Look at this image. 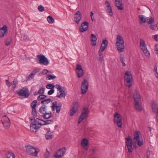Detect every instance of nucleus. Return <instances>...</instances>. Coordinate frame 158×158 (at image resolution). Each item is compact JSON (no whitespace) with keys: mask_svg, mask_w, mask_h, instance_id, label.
Masks as SVG:
<instances>
[{"mask_svg":"<svg viewBox=\"0 0 158 158\" xmlns=\"http://www.w3.org/2000/svg\"><path fill=\"white\" fill-rule=\"evenodd\" d=\"M26 150L27 153L29 155L37 156L39 151L33 146L31 145L25 146Z\"/></svg>","mask_w":158,"mask_h":158,"instance_id":"obj_4","label":"nucleus"},{"mask_svg":"<svg viewBox=\"0 0 158 158\" xmlns=\"http://www.w3.org/2000/svg\"><path fill=\"white\" fill-rule=\"evenodd\" d=\"M47 78H48V80H50L51 79L53 80L56 78V76H52L51 74L48 75Z\"/></svg>","mask_w":158,"mask_h":158,"instance_id":"obj_47","label":"nucleus"},{"mask_svg":"<svg viewBox=\"0 0 158 158\" xmlns=\"http://www.w3.org/2000/svg\"><path fill=\"white\" fill-rule=\"evenodd\" d=\"M47 20L50 23H53L54 22V19L51 15H49L47 17Z\"/></svg>","mask_w":158,"mask_h":158,"instance_id":"obj_35","label":"nucleus"},{"mask_svg":"<svg viewBox=\"0 0 158 158\" xmlns=\"http://www.w3.org/2000/svg\"><path fill=\"white\" fill-rule=\"evenodd\" d=\"M37 104V101L36 100H34L31 104V106L32 109L35 108Z\"/></svg>","mask_w":158,"mask_h":158,"instance_id":"obj_34","label":"nucleus"},{"mask_svg":"<svg viewBox=\"0 0 158 158\" xmlns=\"http://www.w3.org/2000/svg\"><path fill=\"white\" fill-rule=\"evenodd\" d=\"M47 97V96L46 95L41 94L39 95L38 98L37 99L39 101H40L42 99H43Z\"/></svg>","mask_w":158,"mask_h":158,"instance_id":"obj_42","label":"nucleus"},{"mask_svg":"<svg viewBox=\"0 0 158 158\" xmlns=\"http://www.w3.org/2000/svg\"><path fill=\"white\" fill-rule=\"evenodd\" d=\"M155 47V51H156V53L158 55V45H156Z\"/></svg>","mask_w":158,"mask_h":158,"instance_id":"obj_55","label":"nucleus"},{"mask_svg":"<svg viewBox=\"0 0 158 158\" xmlns=\"http://www.w3.org/2000/svg\"><path fill=\"white\" fill-rule=\"evenodd\" d=\"M52 100H51V99L50 98H48V99H44L42 100L41 102V103L43 104V105H45L46 104H47L51 102Z\"/></svg>","mask_w":158,"mask_h":158,"instance_id":"obj_33","label":"nucleus"},{"mask_svg":"<svg viewBox=\"0 0 158 158\" xmlns=\"http://www.w3.org/2000/svg\"><path fill=\"white\" fill-rule=\"evenodd\" d=\"M116 6L119 10H123V3L122 2H116L115 3Z\"/></svg>","mask_w":158,"mask_h":158,"instance_id":"obj_29","label":"nucleus"},{"mask_svg":"<svg viewBox=\"0 0 158 158\" xmlns=\"http://www.w3.org/2000/svg\"><path fill=\"white\" fill-rule=\"evenodd\" d=\"M28 37L27 35L22 34L21 37V40L23 41H26L28 40Z\"/></svg>","mask_w":158,"mask_h":158,"instance_id":"obj_41","label":"nucleus"},{"mask_svg":"<svg viewBox=\"0 0 158 158\" xmlns=\"http://www.w3.org/2000/svg\"><path fill=\"white\" fill-rule=\"evenodd\" d=\"M45 89V88H44L40 89L38 91V94H43L44 93Z\"/></svg>","mask_w":158,"mask_h":158,"instance_id":"obj_48","label":"nucleus"},{"mask_svg":"<svg viewBox=\"0 0 158 158\" xmlns=\"http://www.w3.org/2000/svg\"><path fill=\"white\" fill-rule=\"evenodd\" d=\"M88 116V115L81 113V114L78 118V123L79 124L80 123L82 122L85 118L87 117Z\"/></svg>","mask_w":158,"mask_h":158,"instance_id":"obj_22","label":"nucleus"},{"mask_svg":"<svg viewBox=\"0 0 158 158\" xmlns=\"http://www.w3.org/2000/svg\"><path fill=\"white\" fill-rule=\"evenodd\" d=\"M62 106V104L60 103L59 104L58 106L56 107V109L57 113H59L60 112Z\"/></svg>","mask_w":158,"mask_h":158,"instance_id":"obj_40","label":"nucleus"},{"mask_svg":"<svg viewBox=\"0 0 158 158\" xmlns=\"http://www.w3.org/2000/svg\"><path fill=\"white\" fill-rule=\"evenodd\" d=\"M126 144L128 152L130 153L133 150L132 140L130 137L128 138H126Z\"/></svg>","mask_w":158,"mask_h":158,"instance_id":"obj_10","label":"nucleus"},{"mask_svg":"<svg viewBox=\"0 0 158 158\" xmlns=\"http://www.w3.org/2000/svg\"><path fill=\"white\" fill-rule=\"evenodd\" d=\"M41 120H42L38 118H36L35 119V121H33V122H34V123H35V124H37L38 125H40L41 126L43 125V121H41Z\"/></svg>","mask_w":158,"mask_h":158,"instance_id":"obj_30","label":"nucleus"},{"mask_svg":"<svg viewBox=\"0 0 158 158\" xmlns=\"http://www.w3.org/2000/svg\"><path fill=\"white\" fill-rule=\"evenodd\" d=\"M36 126L35 125V123H34V122H31V125L30 126V129L31 130V131L36 133L37 131V130L36 129Z\"/></svg>","mask_w":158,"mask_h":158,"instance_id":"obj_26","label":"nucleus"},{"mask_svg":"<svg viewBox=\"0 0 158 158\" xmlns=\"http://www.w3.org/2000/svg\"><path fill=\"white\" fill-rule=\"evenodd\" d=\"M45 137L47 140L51 139L52 137V134L51 131L48 130L47 131L45 135Z\"/></svg>","mask_w":158,"mask_h":158,"instance_id":"obj_23","label":"nucleus"},{"mask_svg":"<svg viewBox=\"0 0 158 158\" xmlns=\"http://www.w3.org/2000/svg\"><path fill=\"white\" fill-rule=\"evenodd\" d=\"M139 18L140 20V24L144 23L146 21L147 17L144 18L143 15H139Z\"/></svg>","mask_w":158,"mask_h":158,"instance_id":"obj_25","label":"nucleus"},{"mask_svg":"<svg viewBox=\"0 0 158 158\" xmlns=\"http://www.w3.org/2000/svg\"><path fill=\"white\" fill-rule=\"evenodd\" d=\"M37 125L38 124H35V126H36L35 128L37 131L38 130V129H39L41 127V125H40V126H39L38 125Z\"/></svg>","mask_w":158,"mask_h":158,"instance_id":"obj_64","label":"nucleus"},{"mask_svg":"<svg viewBox=\"0 0 158 158\" xmlns=\"http://www.w3.org/2000/svg\"><path fill=\"white\" fill-rule=\"evenodd\" d=\"M41 121H43V125L52 123L53 122V120H47L46 121L41 120Z\"/></svg>","mask_w":158,"mask_h":158,"instance_id":"obj_39","label":"nucleus"},{"mask_svg":"<svg viewBox=\"0 0 158 158\" xmlns=\"http://www.w3.org/2000/svg\"><path fill=\"white\" fill-rule=\"evenodd\" d=\"M39 71V69H37L34 70L32 72H33L34 73V75H35L37 72Z\"/></svg>","mask_w":158,"mask_h":158,"instance_id":"obj_59","label":"nucleus"},{"mask_svg":"<svg viewBox=\"0 0 158 158\" xmlns=\"http://www.w3.org/2000/svg\"><path fill=\"white\" fill-rule=\"evenodd\" d=\"M76 72L78 78L81 77L84 74V71L81 66L79 64L76 65Z\"/></svg>","mask_w":158,"mask_h":158,"instance_id":"obj_13","label":"nucleus"},{"mask_svg":"<svg viewBox=\"0 0 158 158\" xmlns=\"http://www.w3.org/2000/svg\"><path fill=\"white\" fill-rule=\"evenodd\" d=\"M152 110L153 112H156V109L157 110L158 107H157V106L156 104L155 103H152Z\"/></svg>","mask_w":158,"mask_h":158,"instance_id":"obj_38","label":"nucleus"},{"mask_svg":"<svg viewBox=\"0 0 158 158\" xmlns=\"http://www.w3.org/2000/svg\"><path fill=\"white\" fill-rule=\"evenodd\" d=\"M105 4L106 5V7H108V6H110V3L107 0H106V1Z\"/></svg>","mask_w":158,"mask_h":158,"instance_id":"obj_58","label":"nucleus"},{"mask_svg":"<svg viewBox=\"0 0 158 158\" xmlns=\"http://www.w3.org/2000/svg\"><path fill=\"white\" fill-rule=\"evenodd\" d=\"M32 114L34 116H37V112L36 108L32 109Z\"/></svg>","mask_w":158,"mask_h":158,"instance_id":"obj_49","label":"nucleus"},{"mask_svg":"<svg viewBox=\"0 0 158 158\" xmlns=\"http://www.w3.org/2000/svg\"><path fill=\"white\" fill-rule=\"evenodd\" d=\"M82 113H83V114H85L87 115H88L89 110L88 108L85 107H84L82 110Z\"/></svg>","mask_w":158,"mask_h":158,"instance_id":"obj_43","label":"nucleus"},{"mask_svg":"<svg viewBox=\"0 0 158 158\" xmlns=\"http://www.w3.org/2000/svg\"><path fill=\"white\" fill-rule=\"evenodd\" d=\"M2 121L5 128L6 129H8L10 125L9 118L6 115H4L2 117Z\"/></svg>","mask_w":158,"mask_h":158,"instance_id":"obj_7","label":"nucleus"},{"mask_svg":"<svg viewBox=\"0 0 158 158\" xmlns=\"http://www.w3.org/2000/svg\"><path fill=\"white\" fill-rule=\"evenodd\" d=\"M144 54H145V55L149 57L150 56V53L148 51V50L147 49V48L146 49H144L143 50H142Z\"/></svg>","mask_w":158,"mask_h":158,"instance_id":"obj_45","label":"nucleus"},{"mask_svg":"<svg viewBox=\"0 0 158 158\" xmlns=\"http://www.w3.org/2000/svg\"><path fill=\"white\" fill-rule=\"evenodd\" d=\"M54 92V89H51L48 92V94L49 95H51L53 94Z\"/></svg>","mask_w":158,"mask_h":158,"instance_id":"obj_53","label":"nucleus"},{"mask_svg":"<svg viewBox=\"0 0 158 158\" xmlns=\"http://www.w3.org/2000/svg\"><path fill=\"white\" fill-rule=\"evenodd\" d=\"M139 131H136L135 132L134 135L133 140H135V142H134L136 143L137 142L138 143V144L139 146H141L143 144V140L140 141V138H139Z\"/></svg>","mask_w":158,"mask_h":158,"instance_id":"obj_9","label":"nucleus"},{"mask_svg":"<svg viewBox=\"0 0 158 158\" xmlns=\"http://www.w3.org/2000/svg\"><path fill=\"white\" fill-rule=\"evenodd\" d=\"M46 152H45L44 154V157L45 158H48L49 155H50V153L49 151L47 149H46Z\"/></svg>","mask_w":158,"mask_h":158,"instance_id":"obj_50","label":"nucleus"},{"mask_svg":"<svg viewBox=\"0 0 158 158\" xmlns=\"http://www.w3.org/2000/svg\"><path fill=\"white\" fill-rule=\"evenodd\" d=\"M7 158H15V156L14 154L11 152H9L7 155Z\"/></svg>","mask_w":158,"mask_h":158,"instance_id":"obj_44","label":"nucleus"},{"mask_svg":"<svg viewBox=\"0 0 158 158\" xmlns=\"http://www.w3.org/2000/svg\"><path fill=\"white\" fill-rule=\"evenodd\" d=\"M151 151H149L148 149V151L146 153V156L147 158H149L150 156L151 153Z\"/></svg>","mask_w":158,"mask_h":158,"instance_id":"obj_54","label":"nucleus"},{"mask_svg":"<svg viewBox=\"0 0 158 158\" xmlns=\"http://www.w3.org/2000/svg\"><path fill=\"white\" fill-rule=\"evenodd\" d=\"M149 28L153 30L157 31L158 30V23L153 25H150L149 26Z\"/></svg>","mask_w":158,"mask_h":158,"instance_id":"obj_31","label":"nucleus"},{"mask_svg":"<svg viewBox=\"0 0 158 158\" xmlns=\"http://www.w3.org/2000/svg\"><path fill=\"white\" fill-rule=\"evenodd\" d=\"M146 22L148 24L152 25L155 23L154 18L152 17H147Z\"/></svg>","mask_w":158,"mask_h":158,"instance_id":"obj_24","label":"nucleus"},{"mask_svg":"<svg viewBox=\"0 0 158 158\" xmlns=\"http://www.w3.org/2000/svg\"><path fill=\"white\" fill-rule=\"evenodd\" d=\"M56 88L59 91V93H57L56 97L57 98H61L65 97L66 94L65 92L66 88L64 87H62L60 85L56 84Z\"/></svg>","mask_w":158,"mask_h":158,"instance_id":"obj_3","label":"nucleus"},{"mask_svg":"<svg viewBox=\"0 0 158 158\" xmlns=\"http://www.w3.org/2000/svg\"><path fill=\"white\" fill-rule=\"evenodd\" d=\"M18 83L16 79H15L13 82V85L14 86L13 87L15 88L16 87V85L17 83Z\"/></svg>","mask_w":158,"mask_h":158,"instance_id":"obj_56","label":"nucleus"},{"mask_svg":"<svg viewBox=\"0 0 158 158\" xmlns=\"http://www.w3.org/2000/svg\"><path fill=\"white\" fill-rule=\"evenodd\" d=\"M139 102H135V107L136 110L139 111H141L142 110V108L141 105L139 104Z\"/></svg>","mask_w":158,"mask_h":158,"instance_id":"obj_27","label":"nucleus"},{"mask_svg":"<svg viewBox=\"0 0 158 158\" xmlns=\"http://www.w3.org/2000/svg\"><path fill=\"white\" fill-rule=\"evenodd\" d=\"M108 43V42L107 40L105 39L103 40L100 47L101 50L104 51L107 46Z\"/></svg>","mask_w":158,"mask_h":158,"instance_id":"obj_17","label":"nucleus"},{"mask_svg":"<svg viewBox=\"0 0 158 158\" xmlns=\"http://www.w3.org/2000/svg\"><path fill=\"white\" fill-rule=\"evenodd\" d=\"M37 62L41 64L47 65L49 64L48 59L44 55H38L37 56Z\"/></svg>","mask_w":158,"mask_h":158,"instance_id":"obj_5","label":"nucleus"},{"mask_svg":"<svg viewBox=\"0 0 158 158\" xmlns=\"http://www.w3.org/2000/svg\"><path fill=\"white\" fill-rule=\"evenodd\" d=\"M140 47L142 50L147 48L144 41L142 39H140Z\"/></svg>","mask_w":158,"mask_h":158,"instance_id":"obj_21","label":"nucleus"},{"mask_svg":"<svg viewBox=\"0 0 158 158\" xmlns=\"http://www.w3.org/2000/svg\"><path fill=\"white\" fill-rule=\"evenodd\" d=\"M105 9L107 12L109 14V15L111 17L112 16L113 14L111 6L106 7Z\"/></svg>","mask_w":158,"mask_h":158,"instance_id":"obj_28","label":"nucleus"},{"mask_svg":"<svg viewBox=\"0 0 158 158\" xmlns=\"http://www.w3.org/2000/svg\"><path fill=\"white\" fill-rule=\"evenodd\" d=\"M124 41L123 39L120 35H118L117 38L116 45L117 49L119 52H122L124 49Z\"/></svg>","mask_w":158,"mask_h":158,"instance_id":"obj_2","label":"nucleus"},{"mask_svg":"<svg viewBox=\"0 0 158 158\" xmlns=\"http://www.w3.org/2000/svg\"><path fill=\"white\" fill-rule=\"evenodd\" d=\"M43 117L45 119H48L50 118L52 116V112L45 113L44 114H43L42 115Z\"/></svg>","mask_w":158,"mask_h":158,"instance_id":"obj_32","label":"nucleus"},{"mask_svg":"<svg viewBox=\"0 0 158 158\" xmlns=\"http://www.w3.org/2000/svg\"><path fill=\"white\" fill-rule=\"evenodd\" d=\"M34 73L33 72H32L31 74H30L28 77H31V78H32L33 77V76L34 75Z\"/></svg>","mask_w":158,"mask_h":158,"instance_id":"obj_60","label":"nucleus"},{"mask_svg":"<svg viewBox=\"0 0 158 158\" xmlns=\"http://www.w3.org/2000/svg\"><path fill=\"white\" fill-rule=\"evenodd\" d=\"M11 42V39L10 38L7 39L6 41V46H8L10 45Z\"/></svg>","mask_w":158,"mask_h":158,"instance_id":"obj_52","label":"nucleus"},{"mask_svg":"<svg viewBox=\"0 0 158 158\" xmlns=\"http://www.w3.org/2000/svg\"><path fill=\"white\" fill-rule=\"evenodd\" d=\"M48 70L47 69H44L42 71L43 75H45L48 73Z\"/></svg>","mask_w":158,"mask_h":158,"instance_id":"obj_57","label":"nucleus"},{"mask_svg":"<svg viewBox=\"0 0 158 158\" xmlns=\"http://www.w3.org/2000/svg\"><path fill=\"white\" fill-rule=\"evenodd\" d=\"M114 121L118 127H122V118L121 115L116 112L114 115Z\"/></svg>","mask_w":158,"mask_h":158,"instance_id":"obj_6","label":"nucleus"},{"mask_svg":"<svg viewBox=\"0 0 158 158\" xmlns=\"http://www.w3.org/2000/svg\"><path fill=\"white\" fill-rule=\"evenodd\" d=\"M88 28V23L86 21L83 22L80 28V32H83L87 30Z\"/></svg>","mask_w":158,"mask_h":158,"instance_id":"obj_14","label":"nucleus"},{"mask_svg":"<svg viewBox=\"0 0 158 158\" xmlns=\"http://www.w3.org/2000/svg\"><path fill=\"white\" fill-rule=\"evenodd\" d=\"M91 38V41L92 42V45L94 46L96 45V41L97 38L95 35L94 34H92L90 36Z\"/></svg>","mask_w":158,"mask_h":158,"instance_id":"obj_19","label":"nucleus"},{"mask_svg":"<svg viewBox=\"0 0 158 158\" xmlns=\"http://www.w3.org/2000/svg\"><path fill=\"white\" fill-rule=\"evenodd\" d=\"M89 143L88 140L86 139H84L81 141V144L82 146H88Z\"/></svg>","mask_w":158,"mask_h":158,"instance_id":"obj_36","label":"nucleus"},{"mask_svg":"<svg viewBox=\"0 0 158 158\" xmlns=\"http://www.w3.org/2000/svg\"><path fill=\"white\" fill-rule=\"evenodd\" d=\"M6 85H8L9 86H10L11 85V84L9 82L8 80H6Z\"/></svg>","mask_w":158,"mask_h":158,"instance_id":"obj_62","label":"nucleus"},{"mask_svg":"<svg viewBox=\"0 0 158 158\" xmlns=\"http://www.w3.org/2000/svg\"><path fill=\"white\" fill-rule=\"evenodd\" d=\"M55 86L52 84H49L47 85L46 88L48 89H53Z\"/></svg>","mask_w":158,"mask_h":158,"instance_id":"obj_46","label":"nucleus"},{"mask_svg":"<svg viewBox=\"0 0 158 158\" xmlns=\"http://www.w3.org/2000/svg\"><path fill=\"white\" fill-rule=\"evenodd\" d=\"M66 148L64 147L59 149L55 154L54 156L55 158H60L65 152Z\"/></svg>","mask_w":158,"mask_h":158,"instance_id":"obj_11","label":"nucleus"},{"mask_svg":"<svg viewBox=\"0 0 158 158\" xmlns=\"http://www.w3.org/2000/svg\"><path fill=\"white\" fill-rule=\"evenodd\" d=\"M154 39L156 41L158 40V35H154Z\"/></svg>","mask_w":158,"mask_h":158,"instance_id":"obj_61","label":"nucleus"},{"mask_svg":"<svg viewBox=\"0 0 158 158\" xmlns=\"http://www.w3.org/2000/svg\"><path fill=\"white\" fill-rule=\"evenodd\" d=\"M89 87L88 82L86 79H84L81 84V93L84 94L86 93Z\"/></svg>","mask_w":158,"mask_h":158,"instance_id":"obj_8","label":"nucleus"},{"mask_svg":"<svg viewBox=\"0 0 158 158\" xmlns=\"http://www.w3.org/2000/svg\"><path fill=\"white\" fill-rule=\"evenodd\" d=\"M76 108H75L74 107H73L72 108V109L70 110V116H73L74 115V114L76 112Z\"/></svg>","mask_w":158,"mask_h":158,"instance_id":"obj_37","label":"nucleus"},{"mask_svg":"<svg viewBox=\"0 0 158 158\" xmlns=\"http://www.w3.org/2000/svg\"><path fill=\"white\" fill-rule=\"evenodd\" d=\"M99 60L100 61H102L103 58V56L102 55H99Z\"/></svg>","mask_w":158,"mask_h":158,"instance_id":"obj_63","label":"nucleus"},{"mask_svg":"<svg viewBox=\"0 0 158 158\" xmlns=\"http://www.w3.org/2000/svg\"><path fill=\"white\" fill-rule=\"evenodd\" d=\"M133 98L135 102H139L141 100L139 93L137 91L134 92Z\"/></svg>","mask_w":158,"mask_h":158,"instance_id":"obj_18","label":"nucleus"},{"mask_svg":"<svg viewBox=\"0 0 158 158\" xmlns=\"http://www.w3.org/2000/svg\"><path fill=\"white\" fill-rule=\"evenodd\" d=\"M7 30V27L6 25H4L0 29V37H3L6 34Z\"/></svg>","mask_w":158,"mask_h":158,"instance_id":"obj_16","label":"nucleus"},{"mask_svg":"<svg viewBox=\"0 0 158 158\" xmlns=\"http://www.w3.org/2000/svg\"><path fill=\"white\" fill-rule=\"evenodd\" d=\"M38 9L40 12H43L44 10V7L41 5L38 6Z\"/></svg>","mask_w":158,"mask_h":158,"instance_id":"obj_51","label":"nucleus"},{"mask_svg":"<svg viewBox=\"0 0 158 158\" xmlns=\"http://www.w3.org/2000/svg\"><path fill=\"white\" fill-rule=\"evenodd\" d=\"M47 107L45 105H43L39 108V111L41 114H44L47 112Z\"/></svg>","mask_w":158,"mask_h":158,"instance_id":"obj_20","label":"nucleus"},{"mask_svg":"<svg viewBox=\"0 0 158 158\" xmlns=\"http://www.w3.org/2000/svg\"><path fill=\"white\" fill-rule=\"evenodd\" d=\"M124 82L127 86L128 88L131 87L133 81V78L130 71H127L125 73Z\"/></svg>","mask_w":158,"mask_h":158,"instance_id":"obj_1","label":"nucleus"},{"mask_svg":"<svg viewBox=\"0 0 158 158\" xmlns=\"http://www.w3.org/2000/svg\"><path fill=\"white\" fill-rule=\"evenodd\" d=\"M18 93L19 96H24L26 98H28L29 96V90L27 88L21 89L18 91Z\"/></svg>","mask_w":158,"mask_h":158,"instance_id":"obj_12","label":"nucleus"},{"mask_svg":"<svg viewBox=\"0 0 158 158\" xmlns=\"http://www.w3.org/2000/svg\"><path fill=\"white\" fill-rule=\"evenodd\" d=\"M74 21L77 23H79L82 17L81 12L79 11H77L74 14Z\"/></svg>","mask_w":158,"mask_h":158,"instance_id":"obj_15","label":"nucleus"}]
</instances>
